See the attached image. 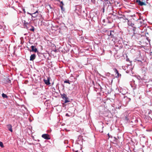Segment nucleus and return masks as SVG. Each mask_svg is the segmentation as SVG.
<instances>
[{
	"label": "nucleus",
	"mask_w": 152,
	"mask_h": 152,
	"mask_svg": "<svg viewBox=\"0 0 152 152\" xmlns=\"http://www.w3.org/2000/svg\"><path fill=\"white\" fill-rule=\"evenodd\" d=\"M75 152H78V150H77L75 151Z\"/></svg>",
	"instance_id": "c85d7f7f"
},
{
	"label": "nucleus",
	"mask_w": 152,
	"mask_h": 152,
	"mask_svg": "<svg viewBox=\"0 0 152 152\" xmlns=\"http://www.w3.org/2000/svg\"><path fill=\"white\" fill-rule=\"evenodd\" d=\"M66 116H69V114L68 113L66 114Z\"/></svg>",
	"instance_id": "a878e982"
},
{
	"label": "nucleus",
	"mask_w": 152,
	"mask_h": 152,
	"mask_svg": "<svg viewBox=\"0 0 152 152\" xmlns=\"http://www.w3.org/2000/svg\"><path fill=\"white\" fill-rule=\"evenodd\" d=\"M28 14H29L30 15H31V17L32 18H35L38 15V11H36L35 12H34V13H29L28 12Z\"/></svg>",
	"instance_id": "7ed1b4c3"
},
{
	"label": "nucleus",
	"mask_w": 152,
	"mask_h": 152,
	"mask_svg": "<svg viewBox=\"0 0 152 152\" xmlns=\"http://www.w3.org/2000/svg\"><path fill=\"white\" fill-rule=\"evenodd\" d=\"M0 146L2 148L4 147L3 143L1 142H0Z\"/></svg>",
	"instance_id": "412c9836"
},
{
	"label": "nucleus",
	"mask_w": 152,
	"mask_h": 152,
	"mask_svg": "<svg viewBox=\"0 0 152 152\" xmlns=\"http://www.w3.org/2000/svg\"><path fill=\"white\" fill-rule=\"evenodd\" d=\"M107 34L109 36H112L111 37H112V36L113 35L112 34V31H110L107 32Z\"/></svg>",
	"instance_id": "4468645a"
},
{
	"label": "nucleus",
	"mask_w": 152,
	"mask_h": 152,
	"mask_svg": "<svg viewBox=\"0 0 152 152\" xmlns=\"http://www.w3.org/2000/svg\"><path fill=\"white\" fill-rule=\"evenodd\" d=\"M42 23L44 25L46 26H48L49 25V23L47 22V21L45 20H43V21L42 20L41 21Z\"/></svg>",
	"instance_id": "0eeeda50"
},
{
	"label": "nucleus",
	"mask_w": 152,
	"mask_h": 152,
	"mask_svg": "<svg viewBox=\"0 0 152 152\" xmlns=\"http://www.w3.org/2000/svg\"><path fill=\"white\" fill-rule=\"evenodd\" d=\"M23 12L25 13L26 12H25V9H23Z\"/></svg>",
	"instance_id": "b1692460"
},
{
	"label": "nucleus",
	"mask_w": 152,
	"mask_h": 152,
	"mask_svg": "<svg viewBox=\"0 0 152 152\" xmlns=\"http://www.w3.org/2000/svg\"><path fill=\"white\" fill-rule=\"evenodd\" d=\"M42 137V138L46 140H49L50 139V136L48 134H43Z\"/></svg>",
	"instance_id": "39448f33"
},
{
	"label": "nucleus",
	"mask_w": 152,
	"mask_h": 152,
	"mask_svg": "<svg viewBox=\"0 0 152 152\" xmlns=\"http://www.w3.org/2000/svg\"><path fill=\"white\" fill-rule=\"evenodd\" d=\"M8 83H10V80H9V79H8Z\"/></svg>",
	"instance_id": "393cba45"
},
{
	"label": "nucleus",
	"mask_w": 152,
	"mask_h": 152,
	"mask_svg": "<svg viewBox=\"0 0 152 152\" xmlns=\"http://www.w3.org/2000/svg\"><path fill=\"white\" fill-rule=\"evenodd\" d=\"M68 98H67V99H64V100H65L64 103H66L68 102H69V101L68 100Z\"/></svg>",
	"instance_id": "aec40b11"
},
{
	"label": "nucleus",
	"mask_w": 152,
	"mask_h": 152,
	"mask_svg": "<svg viewBox=\"0 0 152 152\" xmlns=\"http://www.w3.org/2000/svg\"><path fill=\"white\" fill-rule=\"evenodd\" d=\"M61 97L63 99L68 98L66 95L65 94H63L61 95Z\"/></svg>",
	"instance_id": "9b49d317"
},
{
	"label": "nucleus",
	"mask_w": 152,
	"mask_h": 152,
	"mask_svg": "<svg viewBox=\"0 0 152 152\" xmlns=\"http://www.w3.org/2000/svg\"><path fill=\"white\" fill-rule=\"evenodd\" d=\"M102 22H105V20H102Z\"/></svg>",
	"instance_id": "cd10ccee"
},
{
	"label": "nucleus",
	"mask_w": 152,
	"mask_h": 152,
	"mask_svg": "<svg viewBox=\"0 0 152 152\" xmlns=\"http://www.w3.org/2000/svg\"><path fill=\"white\" fill-rule=\"evenodd\" d=\"M2 96L4 98H7V96L5 94L3 93L2 95Z\"/></svg>",
	"instance_id": "a211bd4d"
},
{
	"label": "nucleus",
	"mask_w": 152,
	"mask_h": 152,
	"mask_svg": "<svg viewBox=\"0 0 152 152\" xmlns=\"http://www.w3.org/2000/svg\"><path fill=\"white\" fill-rule=\"evenodd\" d=\"M114 73H115V75H115V77H119L120 76H121V75L119 74L118 71L117 70V69L115 68L114 69Z\"/></svg>",
	"instance_id": "20e7f679"
},
{
	"label": "nucleus",
	"mask_w": 152,
	"mask_h": 152,
	"mask_svg": "<svg viewBox=\"0 0 152 152\" xmlns=\"http://www.w3.org/2000/svg\"><path fill=\"white\" fill-rule=\"evenodd\" d=\"M46 79L45 78L43 80V81L45 82V83L47 85H48L50 84V77H46Z\"/></svg>",
	"instance_id": "f03ea898"
},
{
	"label": "nucleus",
	"mask_w": 152,
	"mask_h": 152,
	"mask_svg": "<svg viewBox=\"0 0 152 152\" xmlns=\"http://www.w3.org/2000/svg\"><path fill=\"white\" fill-rule=\"evenodd\" d=\"M64 83H67L70 84L69 80H66L64 81Z\"/></svg>",
	"instance_id": "6ab92c4d"
},
{
	"label": "nucleus",
	"mask_w": 152,
	"mask_h": 152,
	"mask_svg": "<svg viewBox=\"0 0 152 152\" xmlns=\"http://www.w3.org/2000/svg\"><path fill=\"white\" fill-rule=\"evenodd\" d=\"M31 22L29 20H22V22L23 24L24 28L28 29L27 25H30Z\"/></svg>",
	"instance_id": "f257e3e1"
},
{
	"label": "nucleus",
	"mask_w": 152,
	"mask_h": 152,
	"mask_svg": "<svg viewBox=\"0 0 152 152\" xmlns=\"http://www.w3.org/2000/svg\"><path fill=\"white\" fill-rule=\"evenodd\" d=\"M63 5H60V7L61 8V9L62 11H64L65 9L63 7Z\"/></svg>",
	"instance_id": "dca6fc26"
},
{
	"label": "nucleus",
	"mask_w": 152,
	"mask_h": 152,
	"mask_svg": "<svg viewBox=\"0 0 152 152\" xmlns=\"http://www.w3.org/2000/svg\"><path fill=\"white\" fill-rule=\"evenodd\" d=\"M125 120L126 121V122H129V118L126 117L125 118Z\"/></svg>",
	"instance_id": "2eb2a0df"
},
{
	"label": "nucleus",
	"mask_w": 152,
	"mask_h": 152,
	"mask_svg": "<svg viewBox=\"0 0 152 152\" xmlns=\"http://www.w3.org/2000/svg\"><path fill=\"white\" fill-rule=\"evenodd\" d=\"M31 28L29 29L30 31H34V28L33 26H31Z\"/></svg>",
	"instance_id": "f3484780"
},
{
	"label": "nucleus",
	"mask_w": 152,
	"mask_h": 152,
	"mask_svg": "<svg viewBox=\"0 0 152 152\" xmlns=\"http://www.w3.org/2000/svg\"><path fill=\"white\" fill-rule=\"evenodd\" d=\"M126 60L127 61H130L129 60V59L127 58V56H126Z\"/></svg>",
	"instance_id": "5701e85b"
},
{
	"label": "nucleus",
	"mask_w": 152,
	"mask_h": 152,
	"mask_svg": "<svg viewBox=\"0 0 152 152\" xmlns=\"http://www.w3.org/2000/svg\"><path fill=\"white\" fill-rule=\"evenodd\" d=\"M7 128L8 130L11 132H12V126L11 124H8L7 125Z\"/></svg>",
	"instance_id": "9d476101"
},
{
	"label": "nucleus",
	"mask_w": 152,
	"mask_h": 152,
	"mask_svg": "<svg viewBox=\"0 0 152 152\" xmlns=\"http://www.w3.org/2000/svg\"><path fill=\"white\" fill-rule=\"evenodd\" d=\"M60 5H64V4L62 1H61L60 2Z\"/></svg>",
	"instance_id": "4be33fe9"
},
{
	"label": "nucleus",
	"mask_w": 152,
	"mask_h": 152,
	"mask_svg": "<svg viewBox=\"0 0 152 152\" xmlns=\"http://www.w3.org/2000/svg\"><path fill=\"white\" fill-rule=\"evenodd\" d=\"M131 20H129L128 21V25L130 26H131L132 27H134V24L133 23H132L131 21Z\"/></svg>",
	"instance_id": "1a4fd4ad"
},
{
	"label": "nucleus",
	"mask_w": 152,
	"mask_h": 152,
	"mask_svg": "<svg viewBox=\"0 0 152 152\" xmlns=\"http://www.w3.org/2000/svg\"><path fill=\"white\" fill-rule=\"evenodd\" d=\"M46 7L48 10L49 9H50L51 10L53 9V8L51 7V5L50 4L48 5Z\"/></svg>",
	"instance_id": "f8f14e48"
},
{
	"label": "nucleus",
	"mask_w": 152,
	"mask_h": 152,
	"mask_svg": "<svg viewBox=\"0 0 152 152\" xmlns=\"http://www.w3.org/2000/svg\"><path fill=\"white\" fill-rule=\"evenodd\" d=\"M35 58L36 55L34 54H33L31 56L30 60V61H33Z\"/></svg>",
	"instance_id": "6e6552de"
},
{
	"label": "nucleus",
	"mask_w": 152,
	"mask_h": 152,
	"mask_svg": "<svg viewBox=\"0 0 152 152\" xmlns=\"http://www.w3.org/2000/svg\"><path fill=\"white\" fill-rule=\"evenodd\" d=\"M139 4L141 6H142L143 5H145V4L143 2H141L140 1H139L138 2Z\"/></svg>",
	"instance_id": "ddd939ff"
},
{
	"label": "nucleus",
	"mask_w": 152,
	"mask_h": 152,
	"mask_svg": "<svg viewBox=\"0 0 152 152\" xmlns=\"http://www.w3.org/2000/svg\"><path fill=\"white\" fill-rule=\"evenodd\" d=\"M31 51L32 52H36L38 51L37 50V48H35L34 46L32 45L31 47Z\"/></svg>",
	"instance_id": "423d86ee"
},
{
	"label": "nucleus",
	"mask_w": 152,
	"mask_h": 152,
	"mask_svg": "<svg viewBox=\"0 0 152 152\" xmlns=\"http://www.w3.org/2000/svg\"><path fill=\"white\" fill-rule=\"evenodd\" d=\"M103 12H104V8H103Z\"/></svg>",
	"instance_id": "bb28decb"
}]
</instances>
